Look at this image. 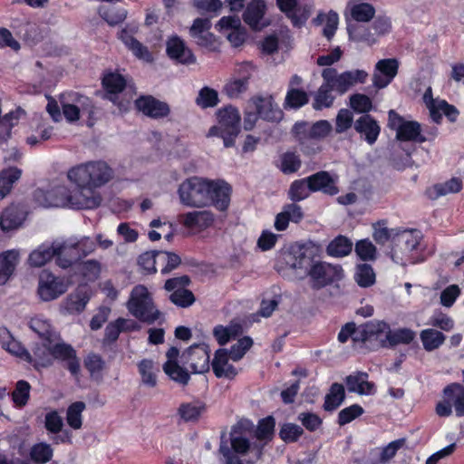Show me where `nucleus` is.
<instances>
[{
  "mask_svg": "<svg viewBox=\"0 0 464 464\" xmlns=\"http://www.w3.org/2000/svg\"><path fill=\"white\" fill-rule=\"evenodd\" d=\"M33 361L30 362L35 369L47 368L53 365V361L66 362V368L72 376H78L81 370L80 361L75 349L69 343L46 342L37 343L33 349Z\"/></svg>",
  "mask_w": 464,
  "mask_h": 464,
  "instance_id": "obj_1",
  "label": "nucleus"
},
{
  "mask_svg": "<svg viewBox=\"0 0 464 464\" xmlns=\"http://www.w3.org/2000/svg\"><path fill=\"white\" fill-rule=\"evenodd\" d=\"M331 130L332 126L326 120H320L312 124L300 121L294 124L291 133L303 154L311 156L321 150L319 142L327 137Z\"/></svg>",
  "mask_w": 464,
  "mask_h": 464,
  "instance_id": "obj_2",
  "label": "nucleus"
},
{
  "mask_svg": "<svg viewBox=\"0 0 464 464\" xmlns=\"http://www.w3.org/2000/svg\"><path fill=\"white\" fill-rule=\"evenodd\" d=\"M127 308L137 320L147 324H153L163 316L155 305L151 294L143 285L132 288Z\"/></svg>",
  "mask_w": 464,
  "mask_h": 464,
  "instance_id": "obj_3",
  "label": "nucleus"
},
{
  "mask_svg": "<svg viewBox=\"0 0 464 464\" xmlns=\"http://www.w3.org/2000/svg\"><path fill=\"white\" fill-rule=\"evenodd\" d=\"M218 124L212 126L208 132V137H218L223 140L225 148H232L240 133L241 117L238 110L228 105L217 111Z\"/></svg>",
  "mask_w": 464,
  "mask_h": 464,
  "instance_id": "obj_4",
  "label": "nucleus"
},
{
  "mask_svg": "<svg viewBox=\"0 0 464 464\" xmlns=\"http://www.w3.org/2000/svg\"><path fill=\"white\" fill-rule=\"evenodd\" d=\"M208 179L190 177L179 186L178 194L182 205L189 208L208 207Z\"/></svg>",
  "mask_w": 464,
  "mask_h": 464,
  "instance_id": "obj_5",
  "label": "nucleus"
},
{
  "mask_svg": "<svg viewBox=\"0 0 464 464\" xmlns=\"http://www.w3.org/2000/svg\"><path fill=\"white\" fill-rule=\"evenodd\" d=\"M454 408L457 417H464V386L452 382L444 387L442 400L435 406V412L439 417L446 418L452 414Z\"/></svg>",
  "mask_w": 464,
  "mask_h": 464,
  "instance_id": "obj_6",
  "label": "nucleus"
},
{
  "mask_svg": "<svg viewBox=\"0 0 464 464\" xmlns=\"http://www.w3.org/2000/svg\"><path fill=\"white\" fill-rule=\"evenodd\" d=\"M388 128L396 131V139L400 141L423 143L427 138L421 134V126L416 121H406L395 110L388 111Z\"/></svg>",
  "mask_w": 464,
  "mask_h": 464,
  "instance_id": "obj_7",
  "label": "nucleus"
},
{
  "mask_svg": "<svg viewBox=\"0 0 464 464\" xmlns=\"http://www.w3.org/2000/svg\"><path fill=\"white\" fill-rule=\"evenodd\" d=\"M53 249L57 266L66 269L91 254L94 250V243L86 238L70 246L62 244Z\"/></svg>",
  "mask_w": 464,
  "mask_h": 464,
  "instance_id": "obj_8",
  "label": "nucleus"
},
{
  "mask_svg": "<svg viewBox=\"0 0 464 464\" xmlns=\"http://www.w3.org/2000/svg\"><path fill=\"white\" fill-rule=\"evenodd\" d=\"M310 286L313 290H320L325 286L332 285L343 277V269L340 265H332L319 260L311 268Z\"/></svg>",
  "mask_w": 464,
  "mask_h": 464,
  "instance_id": "obj_9",
  "label": "nucleus"
},
{
  "mask_svg": "<svg viewBox=\"0 0 464 464\" xmlns=\"http://www.w3.org/2000/svg\"><path fill=\"white\" fill-rule=\"evenodd\" d=\"M165 45L167 56L176 64L191 65L197 63L196 55L181 36H169Z\"/></svg>",
  "mask_w": 464,
  "mask_h": 464,
  "instance_id": "obj_10",
  "label": "nucleus"
},
{
  "mask_svg": "<svg viewBox=\"0 0 464 464\" xmlns=\"http://www.w3.org/2000/svg\"><path fill=\"white\" fill-rule=\"evenodd\" d=\"M71 190L64 185H57L49 190L36 189L35 200L44 208H70Z\"/></svg>",
  "mask_w": 464,
  "mask_h": 464,
  "instance_id": "obj_11",
  "label": "nucleus"
},
{
  "mask_svg": "<svg viewBox=\"0 0 464 464\" xmlns=\"http://www.w3.org/2000/svg\"><path fill=\"white\" fill-rule=\"evenodd\" d=\"M208 206L217 210L227 211L230 205L232 187L223 179H208Z\"/></svg>",
  "mask_w": 464,
  "mask_h": 464,
  "instance_id": "obj_12",
  "label": "nucleus"
},
{
  "mask_svg": "<svg viewBox=\"0 0 464 464\" xmlns=\"http://www.w3.org/2000/svg\"><path fill=\"white\" fill-rule=\"evenodd\" d=\"M66 290L67 286L60 277L45 270L40 274L37 293L43 301L54 300L64 294Z\"/></svg>",
  "mask_w": 464,
  "mask_h": 464,
  "instance_id": "obj_13",
  "label": "nucleus"
},
{
  "mask_svg": "<svg viewBox=\"0 0 464 464\" xmlns=\"http://www.w3.org/2000/svg\"><path fill=\"white\" fill-rule=\"evenodd\" d=\"M135 107L145 116L159 120L166 118L170 113L169 105L152 95H140L135 100Z\"/></svg>",
  "mask_w": 464,
  "mask_h": 464,
  "instance_id": "obj_14",
  "label": "nucleus"
},
{
  "mask_svg": "<svg viewBox=\"0 0 464 464\" xmlns=\"http://www.w3.org/2000/svg\"><path fill=\"white\" fill-rule=\"evenodd\" d=\"M399 71V62L395 58L382 59L375 64L372 83L377 89L387 87L396 77Z\"/></svg>",
  "mask_w": 464,
  "mask_h": 464,
  "instance_id": "obj_15",
  "label": "nucleus"
},
{
  "mask_svg": "<svg viewBox=\"0 0 464 464\" xmlns=\"http://www.w3.org/2000/svg\"><path fill=\"white\" fill-rule=\"evenodd\" d=\"M62 101H68L71 104H76L78 108L82 111L83 115H86V125L90 128L93 127L97 122V111L98 108L94 104V102L92 98L82 94L78 92H68L62 95Z\"/></svg>",
  "mask_w": 464,
  "mask_h": 464,
  "instance_id": "obj_16",
  "label": "nucleus"
},
{
  "mask_svg": "<svg viewBox=\"0 0 464 464\" xmlns=\"http://www.w3.org/2000/svg\"><path fill=\"white\" fill-rule=\"evenodd\" d=\"M252 423L247 420H239L232 426L230 431L231 451L237 455H245L251 449L250 440L246 433L250 431Z\"/></svg>",
  "mask_w": 464,
  "mask_h": 464,
  "instance_id": "obj_17",
  "label": "nucleus"
},
{
  "mask_svg": "<svg viewBox=\"0 0 464 464\" xmlns=\"http://www.w3.org/2000/svg\"><path fill=\"white\" fill-rule=\"evenodd\" d=\"M306 181L311 193L320 191L328 196H335L339 193L337 181L328 171H317L306 177Z\"/></svg>",
  "mask_w": 464,
  "mask_h": 464,
  "instance_id": "obj_18",
  "label": "nucleus"
},
{
  "mask_svg": "<svg viewBox=\"0 0 464 464\" xmlns=\"http://www.w3.org/2000/svg\"><path fill=\"white\" fill-rule=\"evenodd\" d=\"M252 70L253 65L249 62H245L238 66L237 72L240 78L230 80L224 86V92L227 97L236 99L246 92Z\"/></svg>",
  "mask_w": 464,
  "mask_h": 464,
  "instance_id": "obj_19",
  "label": "nucleus"
},
{
  "mask_svg": "<svg viewBox=\"0 0 464 464\" xmlns=\"http://www.w3.org/2000/svg\"><path fill=\"white\" fill-rule=\"evenodd\" d=\"M186 353L194 373H205L209 371L210 349L207 343L193 344L188 348Z\"/></svg>",
  "mask_w": 464,
  "mask_h": 464,
  "instance_id": "obj_20",
  "label": "nucleus"
},
{
  "mask_svg": "<svg viewBox=\"0 0 464 464\" xmlns=\"http://www.w3.org/2000/svg\"><path fill=\"white\" fill-rule=\"evenodd\" d=\"M420 238L412 230H402L396 232L392 237V256L399 254L408 256L418 248Z\"/></svg>",
  "mask_w": 464,
  "mask_h": 464,
  "instance_id": "obj_21",
  "label": "nucleus"
},
{
  "mask_svg": "<svg viewBox=\"0 0 464 464\" xmlns=\"http://www.w3.org/2000/svg\"><path fill=\"white\" fill-rule=\"evenodd\" d=\"M27 217V211L21 204H11L6 207L0 216V227L8 232L23 225Z\"/></svg>",
  "mask_w": 464,
  "mask_h": 464,
  "instance_id": "obj_22",
  "label": "nucleus"
},
{
  "mask_svg": "<svg viewBox=\"0 0 464 464\" xmlns=\"http://www.w3.org/2000/svg\"><path fill=\"white\" fill-rule=\"evenodd\" d=\"M102 86L105 92L106 98L113 103H116L118 95L121 93L127 86V80L117 71H107L104 72L102 77Z\"/></svg>",
  "mask_w": 464,
  "mask_h": 464,
  "instance_id": "obj_23",
  "label": "nucleus"
},
{
  "mask_svg": "<svg viewBox=\"0 0 464 464\" xmlns=\"http://www.w3.org/2000/svg\"><path fill=\"white\" fill-rule=\"evenodd\" d=\"M353 128L369 145H373L381 133L379 122L371 114L359 117L354 121Z\"/></svg>",
  "mask_w": 464,
  "mask_h": 464,
  "instance_id": "obj_24",
  "label": "nucleus"
},
{
  "mask_svg": "<svg viewBox=\"0 0 464 464\" xmlns=\"http://www.w3.org/2000/svg\"><path fill=\"white\" fill-rule=\"evenodd\" d=\"M71 208L93 209L101 205L102 198L95 194L92 188H81L77 187L71 190Z\"/></svg>",
  "mask_w": 464,
  "mask_h": 464,
  "instance_id": "obj_25",
  "label": "nucleus"
},
{
  "mask_svg": "<svg viewBox=\"0 0 464 464\" xmlns=\"http://www.w3.org/2000/svg\"><path fill=\"white\" fill-rule=\"evenodd\" d=\"M118 38L139 60H142L147 63H151L153 61V55L150 52L149 48L138 41L127 28H122L118 33Z\"/></svg>",
  "mask_w": 464,
  "mask_h": 464,
  "instance_id": "obj_26",
  "label": "nucleus"
},
{
  "mask_svg": "<svg viewBox=\"0 0 464 464\" xmlns=\"http://www.w3.org/2000/svg\"><path fill=\"white\" fill-rule=\"evenodd\" d=\"M389 329V324L385 321H370L361 324L358 328L355 326L353 341L354 343H366L371 338L378 336Z\"/></svg>",
  "mask_w": 464,
  "mask_h": 464,
  "instance_id": "obj_27",
  "label": "nucleus"
},
{
  "mask_svg": "<svg viewBox=\"0 0 464 464\" xmlns=\"http://www.w3.org/2000/svg\"><path fill=\"white\" fill-rule=\"evenodd\" d=\"M319 256L314 247L303 246L300 247L299 253L295 256L292 265L295 270L302 271L306 276L311 274V268L319 261Z\"/></svg>",
  "mask_w": 464,
  "mask_h": 464,
  "instance_id": "obj_28",
  "label": "nucleus"
},
{
  "mask_svg": "<svg viewBox=\"0 0 464 464\" xmlns=\"http://www.w3.org/2000/svg\"><path fill=\"white\" fill-rule=\"evenodd\" d=\"M266 9V6L264 0L250 1L242 15L244 22L253 30L260 29V22L265 15Z\"/></svg>",
  "mask_w": 464,
  "mask_h": 464,
  "instance_id": "obj_29",
  "label": "nucleus"
},
{
  "mask_svg": "<svg viewBox=\"0 0 464 464\" xmlns=\"http://www.w3.org/2000/svg\"><path fill=\"white\" fill-rule=\"evenodd\" d=\"M322 77L330 85V88L340 95L344 94L351 88L348 82L350 76L345 72L338 74L335 68L328 67L322 71Z\"/></svg>",
  "mask_w": 464,
  "mask_h": 464,
  "instance_id": "obj_30",
  "label": "nucleus"
},
{
  "mask_svg": "<svg viewBox=\"0 0 464 464\" xmlns=\"http://www.w3.org/2000/svg\"><path fill=\"white\" fill-rule=\"evenodd\" d=\"M259 117L265 121L277 122L282 120L283 111L271 99L259 97L255 101Z\"/></svg>",
  "mask_w": 464,
  "mask_h": 464,
  "instance_id": "obj_31",
  "label": "nucleus"
},
{
  "mask_svg": "<svg viewBox=\"0 0 464 464\" xmlns=\"http://www.w3.org/2000/svg\"><path fill=\"white\" fill-rule=\"evenodd\" d=\"M463 188V182L459 178H451L450 179L443 182L437 183L426 189V196L431 200H435L440 197L445 196L450 193H458Z\"/></svg>",
  "mask_w": 464,
  "mask_h": 464,
  "instance_id": "obj_32",
  "label": "nucleus"
},
{
  "mask_svg": "<svg viewBox=\"0 0 464 464\" xmlns=\"http://www.w3.org/2000/svg\"><path fill=\"white\" fill-rule=\"evenodd\" d=\"M19 262V252L11 249L0 254V285H5L14 274Z\"/></svg>",
  "mask_w": 464,
  "mask_h": 464,
  "instance_id": "obj_33",
  "label": "nucleus"
},
{
  "mask_svg": "<svg viewBox=\"0 0 464 464\" xmlns=\"http://www.w3.org/2000/svg\"><path fill=\"white\" fill-rule=\"evenodd\" d=\"M386 340L381 342L382 347H395L399 344H410L416 337V333L406 327L392 331L386 329Z\"/></svg>",
  "mask_w": 464,
  "mask_h": 464,
  "instance_id": "obj_34",
  "label": "nucleus"
},
{
  "mask_svg": "<svg viewBox=\"0 0 464 464\" xmlns=\"http://www.w3.org/2000/svg\"><path fill=\"white\" fill-rule=\"evenodd\" d=\"M90 173L92 189L100 188L112 179L113 171L104 161H90Z\"/></svg>",
  "mask_w": 464,
  "mask_h": 464,
  "instance_id": "obj_35",
  "label": "nucleus"
},
{
  "mask_svg": "<svg viewBox=\"0 0 464 464\" xmlns=\"http://www.w3.org/2000/svg\"><path fill=\"white\" fill-rule=\"evenodd\" d=\"M90 300V295L85 287L79 286L71 293L64 301V309L69 314L82 313Z\"/></svg>",
  "mask_w": 464,
  "mask_h": 464,
  "instance_id": "obj_36",
  "label": "nucleus"
},
{
  "mask_svg": "<svg viewBox=\"0 0 464 464\" xmlns=\"http://www.w3.org/2000/svg\"><path fill=\"white\" fill-rule=\"evenodd\" d=\"M29 326L42 342H46L48 345L51 343H56L60 339V334L54 331L52 324L46 320L38 317L32 318Z\"/></svg>",
  "mask_w": 464,
  "mask_h": 464,
  "instance_id": "obj_37",
  "label": "nucleus"
},
{
  "mask_svg": "<svg viewBox=\"0 0 464 464\" xmlns=\"http://www.w3.org/2000/svg\"><path fill=\"white\" fill-rule=\"evenodd\" d=\"M278 9L285 14L295 27H301L307 20L306 14L298 15V0H276Z\"/></svg>",
  "mask_w": 464,
  "mask_h": 464,
  "instance_id": "obj_38",
  "label": "nucleus"
},
{
  "mask_svg": "<svg viewBox=\"0 0 464 464\" xmlns=\"http://www.w3.org/2000/svg\"><path fill=\"white\" fill-rule=\"evenodd\" d=\"M205 411L202 401L183 402L178 408V415L184 422H197Z\"/></svg>",
  "mask_w": 464,
  "mask_h": 464,
  "instance_id": "obj_39",
  "label": "nucleus"
},
{
  "mask_svg": "<svg viewBox=\"0 0 464 464\" xmlns=\"http://www.w3.org/2000/svg\"><path fill=\"white\" fill-rule=\"evenodd\" d=\"M345 400V390L343 384L334 382L324 397L323 409L332 412L337 410Z\"/></svg>",
  "mask_w": 464,
  "mask_h": 464,
  "instance_id": "obj_40",
  "label": "nucleus"
},
{
  "mask_svg": "<svg viewBox=\"0 0 464 464\" xmlns=\"http://www.w3.org/2000/svg\"><path fill=\"white\" fill-rule=\"evenodd\" d=\"M89 162L72 167L67 177L70 181L81 188H92Z\"/></svg>",
  "mask_w": 464,
  "mask_h": 464,
  "instance_id": "obj_41",
  "label": "nucleus"
},
{
  "mask_svg": "<svg viewBox=\"0 0 464 464\" xmlns=\"http://www.w3.org/2000/svg\"><path fill=\"white\" fill-rule=\"evenodd\" d=\"M22 175V170L16 167L5 169L0 172V200L5 198L11 191L14 183Z\"/></svg>",
  "mask_w": 464,
  "mask_h": 464,
  "instance_id": "obj_42",
  "label": "nucleus"
},
{
  "mask_svg": "<svg viewBox=\"0 0 464 464\" xmlns=\"http://www.w3.org/2000/svg\"><path fill=\"white\" fill-rule=\"evenodd\" d=\"M353 249V242L346 237L339 235L327 246L326 253L333 257H343L348 256Z\"/></svg>",
  "mask_w": 464,
  "mask_h": 464,
  "instance_id": "obj_43",
  "label": "nucleus"
},
{
  "mask_svg": "<svg viewBox=\"0 0 464 464\" xmlns=\"http://www.w3.org/2000/svg\"><path fill=\"white\" fill-rule=\"evenodd\" d=\"M423 348L427 352H432L440 348L446 340V335L432 328L424 329L420 334Z\"/></svg>",
  "mask_w": 464,
  "mask_h": 464,
  "instance_id": "obj_44",
  "label": "nucleus"
},
{
  "mask_svg": "<svg viewBox=\"0 0 464 464\" xmlns=\"http://www.w3.org/2000/svg\"><path fill=\"white\" fill-rule=\"evenodd\" d=\"M350 8V14L356 22L367 23L370 22L375 15V8L369 3H353L351 0L348 3Z\"/></svg>",
  "mask_w": 464,
  "mask_h": 464,
  "instance_id": "obj_45",
  "label": "nucleus"
},
{
  "mask_svg": "<svg viewBox=\"0 0 464 464\" xmlns=\"http://www.w3.org/2000/svg\"><path fill=\"white\" fill-rule=\"evenodd\" d=\"M84 368L89 372L92 379L102 378V372L106 369V362L99 353H90L83 360Z\"/></svg>",
  "mask_w": 464,
  "mask_h": 464,
  "instance_id": "obj_46",
  "label": "nucleus"
},
{
  "mask_svg": "<svg viewBox=\"0 0 464 464\" xmlns=\"http://www.w3.org/2000/svg\"><path fill=\"white\" fill-rule=\"evenodd\" d=\"M127 14V10L122 7L102 5L98 8L100 17L111 26L121 24L126 19Z\"/></svg>",
  "mask_w": 464,
  "mask_h": 464,
  "instance_id": "obj_47",
  "label": "nucleus"
},
{
  "mask_svg": "<svg viewBox=\"0 0 464 464\" xmlns=\"http://www.w3.org/2000/svg\"><path fill=\"white\" fill-rule=\"evenodd\" d=\"M308 102L309 96L305 91L299 88H288L283 105L285 110H297L306 105Z\"/></svg>",
  "mask_w": 464,
  "mask_h": 464,
  "instance_id": "obj_48",
  "label": "nucleus"
},
{
  "mask_svg": "<svg viewBox=\"0 0 464 464\" xmlns=\"http://www.w3.org/2000/svg\"><path fill=\"white\" fill-rule=\"evenodd\" d=\"M157 261L161 266L160 273L167 275L179 266L181 257L174 252L157 250Z\"/></svg>",
  "mask_w": 464,
  "mask_h": 464,
  "instance_id": "obj_49",
  "label": "nucleus"
},
{
  "mask_svg": "<svg viewBox=\"0 0 464 464\" xmlns=\"http://www.w3.org/2000/svg\"><path fill=\"white\" fill-rule=\"evenodd\" d=\"M54 246H40L37 249L31 252L28 257V264L33 267H41L47 262L55 257Z\"/></svg>",
  "mask_w": 464,
  "mask_h": 464,
  "instance_id": "obj_50",
  "label": "nucleus"
},
{
  "mask_svg": "<svg viewBox=\"0 0 464 464\" xmlns=\"http://www.w3.org/2000/svg\"><path fill=\"white\" fill-rule=\"evenodd\" d=\"M5 334L8 337V341L2 342L3 348L5 349L8 353L15 355L16 357L27 362H32L33 357L32 354L28 352V350L17 340H15L7 331L5 329Z\"/></svg>",
  "mask_w": 464,
  "mask_h": 464,
  "instance_id": "obj_51",
  "label": "nucleus"
},
{
  "mask_svg": "<svg viewBox=\"0 0 464 464\" xmlns=\"http://www.w3.org/2000/svg\"><path fill=\"white\" fill-rule=\"evenodd\" d=\"M31 385L27 381L19 380L11 393L13 403L17 408L24 407L30 399Z\"/></svg>",
  "mask_w": 464,
  "mask_h": 464,
  "instance_id": "obj_52",
  "label": "nucleus"
},
{
  "mask_svg": "<svg viewBox=\"0 0 464 464\" xmlns=\"http://www.w3.org/2000/svg\"><path fill=\"white\" fill-rule=\"evenodd\" d=\"M53 450L45 442L35 443L30 450V458L36 464H45L52 459Z\"/></svg>",
  "mask_w": 464,
  "mask_h": 464,
  "instance_id": "obj_53",
  "label": "nucleus"
},
{
  "mask_svg": "<svg viewBox=\"0 0 464 464\" xmlns=\"http://www.w3.org/2000/svg\"><path fill=\"white\" fill-rule=\"evenodd\" d=\"M333 91L334 90L330 88V85L324 81L314 96L313 107L315 110L331 107L334 101V96L332 95Z\"/></svg>",
  "mask_w": 464,
  "mask_h": 464,
  "instance_id": "obj_54",
  "label": "nucleus"
},
{
  "mask_svg": "<svg viewBox=\"0 0 464 464\" xmlns=\"http://www.w3.org/2000/svg\"><path fill=\"white\" fill-rule=\"evenodd\" d=\"M219 102L218 92L208 86H204L198 92L196 104L201 109L213 108Z\"/></svg>",
  "mask_w": 464,
  "mask_h": 464,
  "instance_id": "obj_55",
  "label": "nucleus"
},
{
  "mask_svg": "<svg viewBox=\"0 0 464 464\" xmlns=\"http://www.w3.org/2000/svg\"><path fill=\"white\" fill-rule=\"evenodd\" d=\"M311 191L308 188L306 178L294 180L288 189V198L293 202H299L307 198Z\"/></svg>",
  "mask_w": 464,
  "mask_h": 464,
  "instance_id": "obj_56",
  "label": "nucleus"
},
{
  "mask_svg": "<svg viewBox=\"0 0 464 464\" xmlns=\"http://www.w3.org/2000/svg\"><path fill=\"white\" fill-rule=\"evenodd\" d=\"M163 371L172 381L181 385H187L190 380L188 372L179 363L164 362Z\"/></svg>",
  "mask_w": 464,
  "mask_h": 464,
  "instance_id": "obj_57",
  "label": "nucleus"
},
{
  "mask_svg": "<svg viewBox=\"0 0 464 464\" xmlns=\"http://www.w3.org/2000/svg\"><path fill=\"white\" fill-rule=\"evenodd\" d=\"M86 405L83 401L72 402L67 409L66 421L73 430H79L82 425V413L85 410Z\"/></svg>",
  "mask_w": 464,
  "mask_h": 464,
  "instance_id": "obj_58",
  "label": "nucleus"
},
{
  "mask_svg": "<svg viewBox=\"0 0 464 464\" xmlns=\"http://www.w3.org/2000/svg\"><path fill=\"white\" fill-rule=\"evenodd\" d=\"M354 278L359 286L369 287L375 283V273L371 265L360 264L356 266Z\"/></svg>",
  "mask_w": 464,
  "mask_h": 464,
  "instance_id": "obj_59",
  "label": "nucleus"
},
{
  "mask_svg": "<svg viewBox=\"0 0 464 464\" xmlns=\"http://www.w3.org/2000/svg\"><path fill=\"white\" fill-rule=\"evenodd\" d=\"M303 434V428L291 422L284 423L278 433L279 438L287 444L298 441Z\"/></svg>",
  "mask_w": 464,
  "mask_h": 464,
  "instance_id": "obj_60",
  "label": "nucleus"
},
{
  "mask_svg": "<svg viewBox=\"0 0 464 464\" xmlns=\"http://www.w3.org/2000/svg\"><path fill=\"white\" fill-rule=\"evenodd\" d=\"M355 253L362 261H374L377 258V248L369 239H362L355 244Z\"/></svg>",
  "mask_w": 464,
  "mask_h": 464,
  "instance_id": "obj_61",
  "label": "nucleus"
},
{
  "mask_svg": "<svg viewBox=\"0 0 464 464\" xmlns=\"http://www.w3.org/2000/svg\"><path fill=\"white\" fill-rule=\"evenodd\" d=\"M364 413L363 408L357 403L352 404L343 410H341L338 413L337 423L340 426H344L355 419L359 418Z\"/></svg>",
  "mask_w": 464,
  "mask_h": 464,
  "instance_id": "obj_62",
  "label": "nucleus"
},
{
  "mask_svg": "<svg viewBox=\"0 0 464 464\" xmlns=\"http://www.w3.org/2000/svg\"><path fill=\"white\" fill-rule=\"evenodd\" d=\"M169 300L179 307L187 308L195 303L196 297L190 290L185 288L177 289L172 292L169 295Z\"/></svg>",
  "mask_w": 464,
  "mask_h": 464,
  "instance_id": "obj_63",
  "label": "nucleus"
},
{
  "mask_svg": "<svg viewBox=\"0 0 464 464\" xmlns=\"http://www.w3.org/2000/svg\"><path fill=\"white\" fill-rule=\"evenodd\" d=\"M350 106L355 112L369 114L372 110V102L365 94L355 93L350 97Z\"/></svg>",
  "mask_w": 464,
  "mask_h": 464,
  "instance_id": "obj_64",
  "label": "nucleus"
}]
</instances>
